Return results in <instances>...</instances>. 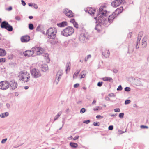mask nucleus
I'll use <instances>...</instances> for the list:
<instances>
[{
	"instance_id": "obj_52",
	"label": "nucleus",
	"mask_w": 149,
	"mask_h": 149,
	"mask_svg": "<svg viewBox=\"0 0 149 149\" xmlns=\"http://www.w3.org/2000/svg\"><path fill=\"white\" fill-rule=\"evenodd\" d=\"M96 118L97 119L99 118H103V116H101V115H97L96 116Z\"/></svg>"
},
{
	"instance_id": "obj_22",
	"label": "nucleus",
	"mask_w": 149,
	"mask_h": 149,
	"mask_svg": "<svg viewBox=\"0 0 149 149\" xmlns=\"http://www.w3.org/2000/svg\"><path fill=\"white\" fill-rule=\"evenodd\" d=\"M102 80L103 81H108L112 82H113V79L111 77H105L102 78Z\"/></svg>"
},
{
	"instance_id": "obj_1",
	"label": "nucleus",
	"mask_w": 149,
	"mask_h": 149,
	"mask_svg": "<svg viewBox=\"0 0 149 149\" xmlns=\"http://www.w3.org/2000/svg\"><path fill=\"white\" fill-rule=\"evenodd\" d=\"M99 13L94 19L100 22L102 21L103 18L107 16V11L106 9V6H101L99 8Z\"/></svg>"
},
{
	"instance_id": "obj_51",
	"label": "nucleus",
	"mask_w": 149,
	"mask_h": 149,
	"mask_svg": "<svg viewBox=\"0 0 149 149\" xmlns=\"http://www.w3.org/2000/svg\"><path fill=\"white\" fill-rule=\"evenodd\" d=\"M102 82H99L97 84V85L99 87H100L102 84Z\"/></svg>"
},
{
	"instance_id": "obj_44",
	"label": "nucleus",
	"mask_w": 149,
	"mask_h": 149,
	"mask_svg": "<svg viewBox=\"0 0 149 149\" xmlns=\"http://www.w3.org/2000/svg\"><path fill=\"white\" fill-rule=\"evenodd\" d=\"M79 84L78 83H77L75 84L74 85V87L75 88H77V87H79Z\"/></svg>"
},
{
	"instance_id": "obj_59",
	"label": "nucleus",
	"mask_w": 149,
	"mask_h": 149,
	"mask_svg": "<svg viewBox=\"0 0 149 149\" xmlns=\"http://www.w3.org/2000/svg\"><path fill=\"white\" fill-rule=\"evenodd\" d=\"M29 18L30 19H32L33 18V17L32 16H29Z\"/></svg>"
},
{
	"instance_id": "obj_11",
	"label": "nucleus",
	"mask_w": 149,
	"mask_h": 149,
	"mask_svg": "<svg viewBox=\"0 0 149 149\" xmlns=\"http://www.w3.org/2000/svg\"><path fill=\"white\" fill-rule=\"evenodd\" d=\"M122 2V0H115L112 2L111 5L113 7H116L120 5Z\"/></svg>"
},
{
	"instance_id": "obj_57",
	"label": "nucleus",
	"mask_w": 149,
	"mask_h": 149,
	"mask_svg": "<svg viewBox=\"0 0 149 149\" xmlns=\"http://www.w3.org/2000/svg\"><path fill=\"white\" fill-rule=\"evenodd\" d=\"M34 8H38V6L36 4H34Z\"/></svg>"
},
{
	"instance_id": "obj_50",
	"label": "nucleus",
	"mask_w": 149,
	"mask_h": 149,
	"mask_svg": "<svg viewBox=\"0 0 149 149\" xmlns=\"http://www.w3.org/2000/svg\"><path fill=\"white\" fill-rule=\"evenodd\" d=\"M7 140V138L3 139L1 141V143H5L6 142V141Z\"/></svg>"
},
{
	"instance_id": "obj_31",
	"label": "nucleus",
	"mask_w": 149,
	"mask_h": 149,
	"mask_svg": "<svg viewBox=\"0 0 149 149\" xmlns=\"http://www.w3.org/2000/svg\"><path fill=\"white\" fill-rule=\"evenodd\" d=\"M80 72V70H77L74 74L73 75V78H75L79 74Z\"/></svg>"
},
{
	"instance_id": "obj_20",
	"label": "nucleus",
	"mask_w": 149,
	"mask_h": 149,
	"mask_svg": "<svg viewBox=\"0 0 149 149\" xmlns=\"http://www.w3.org/2000/svg\"><path fill=\"white\" fill-rule=\"evenodd\" d=\"M88 13L91 15H94L95 13V10L93 8L90 7L88 8Z\"/></svg>"
},
{
	"instance_id": "obj_29",
	"label": "nucleus",
	"mask_w": 149,
	"mask_h": 149,
	"mask_svg": "<svg viewBox=\"0 0 149 149\" xmlns=\"http://www.w3.org/2000/svg\"><path fill=\"white\" fill-rule=\"evenodd\" d=\"M102 107L98 106L96 107L93 109V110L94 111H97L99 110H101L102 109Z\"/></svg>"
},
{
	"instance_id": "obj_41",
	"label": "nucleus",
	"mask_w": 149,
	"mask_h": 149,
	"mask_svg": "<svg viewBox=\"0 0 149 149\" xmlns=\"http://www.w3.org/2000/svg\"><path fill=\"white\" fill-rule=\"evenodd\" d=\"M12 10V7L11 6H10L8 8L6 9V10L8 11H10Z\"/></svg>"
},
{
	"instance_id": "obj_54",
	"label": "nucleus",
	"mask_w": 149,
	"mask_h": 149,
	"mask_svg": "<svg viewBox=\"0 0 149 149\" xmlns=\"http://www.w3.org/2000/svg\"><path fill=\"white\" fill-rule=\"evenodd\" d=\"M22 3V4L23 6H24L26 5V3L25 2L23 1L22 0L21 1Z\"/></svg>"
},
{
	"instance_id": "obj_18",
	"label": "nucleus",
	"mask_w": 149,
	"mask_h": 149,
	"mask_svg": "<svg viewBox=\"0 0 149 149\" xmlns=\"http://www.w3.org/2000/svg\"><path fill=\"white\" fill-rule=\"evenodd\" d=\"M147 40V36H145L143 39L142 41V45L143 48H145L147 45L146 41Z\"/></svg>"
},
{
	"instance_id": "obj_61",
	"label": "nucleus",
	"mask_w": 149,
	"mask_h": 149,
	"mask_svg": "<svg viewBox=\"0 0 149 149\" xmlns=\"http://www.w3.org/2000/svg\"><path fill=\"white\" fill-rule=\"evenodd\" d=\"M85 75L84 74L82 75L81 77V78H84L85 77Z\"/></svg>"
},
{
	"instance_id": "obj_53",
	"label": "nucleus",
	"mask_w": 149,
	"mask_h": 149,
	"mask_svg": "<svg viewBox=\"0 0 149 149\" xmlns=\"http://www.w3.org/2000/svg\"><path fill=\"white\" fill-rule=\"evenodd\" d=\"M79 136H76L74 138H73V140H75L79 138Z\"/></svg>"
},
{
	"instance_id": "obj_64",
	"label": "nucleus",
	"mask_w": 149,
	"mask_h": 149,
	"mask_svg": "<svg viewBox=\"0 0 149 149\" xmlns=\"http://www.w3.org/2000/svg\"><path fill=\"white\" fill-rule=\"evenodd\" d=\"M29 87L27 86H25L24 88L25 89H27Z\"/></svg>"
},
{
	"instance_id": "obj_37",
	"label": "nucleus",
	"mask_w": 149,
	"mask_h": 149,
	"mask_svg": "<svg viewBox=\"0 0 149 149\" xmlns=\"http://www.w3.org/2000/svg\"><path fill=\"white\" fill-rule=\"evenodd\" d=\"M122 88L121 86L120 85L118 86V88H117V90L118 91H121L122 90Z\"/></svg>"
},
{
	"instance_id": "obj_62",
	"label": "nucleus",
	"mask_w": 149,
	"mask_h": 149,
	"mask_svg": "<svg viewBox=\"0 0 149 149\" xmlns=\"http://www.w3.org/2000/svg\"><path fill=\"white\" fill-rule=\"evenodd\" d=\"M82 88L83 89H84V90H86L87 88L85 86H83L82 87Z\"/></svg>"
},
{
	"instance_id": "obj_58",
	"label": "nucleus",
	"mask_w": 149,
	"mask_h": 149,
	"mask_svg": "<svg viewBox=\"0 0 149 149\" xmlns=\"http://www.w3.org/2000/svg\"><path fill=\"white\" fill-rule=\"evenodd\" d=\"M97 125V123H94V125L95 126H98V125Z\"/></svg>"
},
{
	"instance_id": "obj_28",
	"label": "nucleus",
	"mask_w": 149,
	"mask_h": 149,
	"mask_svg": "<svg viewBox=\"0 0 149 149\" xmlns=\"http://www.w3.org/2000/svg\"><path fill=\"white\" fill-rule=\"evenodd\" d=\"M70 62H68L66 64V71H67L68 70H69L70 68Z\"/></svg>"
},
{
	"instance_id": "obj_38",
	"label": "nucleus",
	"mask_w": 149,
	"mask_h": 149,
	"mask_svg": "<svg viewBox=\"0 0 149 149\" xmlns=\"http://www.w3.org/2000/svg\"><path fill=\"white\" fill-rule=\"evenodd\" d=\"M57 42V41L56 40H54V41L51 42V43L52 45H54Z\"/></svg>"
},
{
	"instance_id": "obj_60",
	"label": "nucleus",
	"mask_w": 149,
	"mask_h": 149,
	"mask_svg": "<svg viewBox=\"0 0 149 149\" xmlns=\"http://www.w3.org/2000/svg\"><path fill=\"white\" fill-rule=\"evenodd\" d=\"M96 103V101L95 100H93L92 103L93 104H94Z\"/></svg>"
},
{
	"instance_id": "obj_24",
	"label": "nucleus",
	"mask_w": 149,
	"mask_h": 149,
	"mask_svg": "<svg viewBox=\"0 0 149 149\" xmlns=\"http://www.w3.org/2000/svg\"><path fill=\"white\" fill-rule=\"evenodd\" d=\"M42 70L44 72H46L48 70V67L46 64L43 65L42 67Z\"/></svg>"
},
{
	"instance_id": "obj_30",
	"label": "nucleus",
	"mask_w": 149,
	"mask_h": 149,
	"mask_svg": "<svg viewBox=\"0 0 149 149\" xmlns=\"http://www.w3.org/2000/svg\"><path fill=\"white\" fill-rule=\"evenodd\" d=\"M60 27H63L67 25V22L65 21L63 22L60 24Z\"/></svg>"
},
{
	"instance_id": "obj_6",
	"label": "nucleus",
	"mask_w": 149,
	"mask_h": 149,
	"mask_svg": "<svg viewBox=\"0 0 149 149\" xmlns=\"http://www.w3.org/2000/svg\"><path fill=\"white\" fill-rule=\"evenodd\" d=\"M31 73L32 75L35 78L41 76L40 71L35 68H33L31 70Z\"/></svg>"
},
{
	"instance_id": "obj_35",
	"label": "nucleus",
	"mask_w": 149,
	"mask_h": 149,
	"mask_svg": "<svg viewBox=\"0 0 149 149\" xmlns=\"http://www.w3.org/2000/svg\"><path fill=\"white\" fill-rule=\"evenodd\" d=\"M6 59L5 58H0V63H4L5 62Z\"/></svg>"
},
{
	"instance_id": "obj_4",
	"label": "nucleus",
	"mask_w": 149,
	"mask_h": 149,
	"mask_svg": "<svg viewBox=\"0 0 149 149\" xmlns=\"http://www.w3.org/2000/svg\"><path fill=\"white\" fill-rule=\"evenodd\" d=\"M74 32L73 27L68 26L64 29L61 32V34L64 36L68 37L72 35Z\"/></svg>"
},
{
	"instance_id": "obj_8",
	"label": "nucleus",
	"mask_w": 149,
	"mask_h": 149,
	"mask_svg": "<svg viewBox=\"0 0 149 149\" xmlns=\"http://www.w3.org/2000/svg\"><path fill=\"white\" fill-rule=\"evenodd\" d=\"M63 12L66 16L71 18L74 17V15L72 11L68 9H65L63 10Z\"/></svg>"
},
{
	"instance_id": "obj_48",
	"label": "nucleus",
	"mask_w": 149,
	"mask_h": 149,
	"mask_svg": "<svg viewBox=\"0 0 149 149\" xmlns=\"http://www.w3.org/2000/svg\"><path fill=\"white\" fill-rule=\"evenodd\" d=\"M140 127L141 128H148V126L144 125H141Z\"/></svg>"
},
{
	"instance_id": "obj_45",
	"label": "nucleus",
	"mask_w": 149,
	"mask_h": 149,
	"mask_svg": "<svg viewBox=\"0 0 149 149\" xmlns=\"http://www.w3.org/2000/svg\"><path fill=\"white\" fill-rule=\"evenodd\" d=\"M101 28V26L99 25H97L96 27V29L99 31H100L99 29Z\"/></svg>"
},
{
	"instance_id": "obj_12",
	"label": "nucleus",
	"mask_w": 149,
	"mask_h": 149,
	"mask_svg": "<svg viewBox=\"0 0 149 149\" xmlns=\"http://www.w3.org/2000/svg\"><path fill=\"white\" fill-rule=\"evenodd\" d=\"M10 86L12 90H14L16 89L18 86L15 80H12L9 83Z\"/></svg>"
},
{
	"instance_id": "obj_25",
	"label": "nucleus",
	"mask_w": 149,
	"mask_h": 149,
	"mask_svg": "<svg viewBox=\"0 0 149 149\" xmlns=\"http://www.w3.org/2000/svg\"><path fill=\"white\" fill-rule=\"evenodd\" d=\"M5 29L9 31H11L13 30V28L12 26L9 24H8L7 26H6Z\"/></svg>"
},
{
	"instance_id": "obj_26",
	"label": "nucleus",
	"mask_w": 149,
	"mask_h": 149,
	"mask_svg": "<svg viewBox=\"0 0 149 149\" xmlns=\"http://www.w3.org/2000/svg\"><path fill=\"white\" fill-rule=\"evenodd\" d=\"M70 145L71 147L74 148H77L78 146V144L77 143L73 142H70Z\"/></svg>"
},
{
	"instance_id": "obj_21",
	"label": "nucleus",
	"mask_w": 149,
	"mask_h": 149,
	"mask_svg": "<svg viewBox=\"0 0 149 149\" xmlns=\"http://www.w3.org/2000/svg\"><path fill=\"white\" fill-rule=\"evenodd\" d=\"M8 24V23L6 21H3L1 24V27L2 28L6 29Z\"/></svg>"
},
{
	"instance_id": "obj_14",
	"label": "nucleus",
	"mask_w": 149,
	"mask_h": 149,
	"mask_svg": "<svg viewBox=\"0 0 149 149\" xmlns=\"http://www.w3.org/2000/svg\"><path fill=\"white\" fill-rule=\"evenodd\" d=\"M30 40V37L28 35H25L22 36L21 38V40L22 42H27Z\"/></svg>"
},
{
	"instance_id": "obj_23",
	"label": "nucleus",
	"mask_w": 149,
	"mask_h": 149,
	"mask_svg": "<svg viewBox=\"0 0 149 149\" xmlns=\"http://www.w3.org/2000/svg\"><path fill=\"white\" fill-rule=\"evenodd\" d=\"M6 54V52L4 50L0 48V56H3Z\"/></svg>"
},
{
	"instance_id": "obj_40",
	"label": "nucleus",
	"mask_w": 149,
	"mask_h": 149,
	"mask_svg": "<svg viewBox=\"0 0 149 149\" xmlns=\"http://www.w3.org/2000/svg\"><path fill=\"white\" fill-rule=\"evenodd\" d=\"M125 90L127 91H129L130 90V88L129 87H126L125 88Z\"/></svg>"
},
{
	"instance_id": "obj_15",
	"label": "nucleus",
	"mask_w": 149,
	"mask_h": 149,
	"mask_svg": "<svg viewBox=\"0 0 149 149\" xmlns=\"http://www.w3.org/2000/svg\"><path fill=\"white\" fill-rule=\"evenodd\" d=\"M102 54L105 57H108L109 55V52L108 50L105 48L102 49Z\"/></svg>"
},
{
	"instance_id": "obj_16",
	"label": "nucleus",
	"mask_w": 149,
	"mask_h": 149,
	"mask_svg": "<svg viewBox=\"0 0 149 149\" xmlns=\"http://www.w3.org/2000/svg\"><path fill=\"white\" fill-rule=\"evenodd\" d=\"M123 10V7H120L119 8H117L113 13H115V15L117 16L118 14L122 13Z\"/></svg>"
},
{
	"instance_id": "obj_63",
	"label": "nucleus",
	"mask_w": 149,
	"mask_h": 149,
	"mask_svg": "<svg viewBox=\"0 0 149 149\" xmlns=\"http://www.w3.org/2000/svg\"><path fill=\"white\" fill-rule=\"evenodd\" d=\"M68 139H72V136H70V137L68 138Z\"/></svg>"
},
{
	"instance_id": "obj_34",
	"label": "nucleus",
	"mask_w": 149,
	"mask_h": 149,
	"mask_svg": "<svg viewBox=\"0 0 149 149\" xmlns=\"http://www.w3.org/2000/svg\"><path fill=\"white\" fill-rule=\"evenodd\" d=\"M91 55H88L87 57H86L85 58V61H86L88 59L91 58Z\"/></svg>"
},
{
	"instance_id": "obj_42",
	"label": "nucleus",
	"mask_w": 149,
	"mask_h": 149,
	"mask_svg": "<svg viewBox=\"0 0 149 149\" xmlns=\"http://www.w3.org/2000/svg\"><path fill=\"white\" fill-rule=\"evenodd\" d=\"M130 102V100H126L125 101V104H129Z\"/></svg>"
},
{
	"instance_id": "obj_55",
	"label": "nucleus",
	"mask_w": 149,
	"mask_h": 149,
	"mask_svg": "<svg viewBox=\"0 0 149 149\" xmlns=\"http://www.w3.org/2000/svg\"><path fill=\"white\" fill-rule=\"evenodd\" d=\"M70 22L73 23H74V22H75L74 19H71L70 20Z\"/></svg>"
},
{
	"instance_id": "obj_32",
	"label": "nucleus",
	"mask_w": 149,
	"mask_h": 149,
	"mask_svg": "<svg viewBox=\"0 0 149 149\" xmlns=\"http://www.w3.org/2000/svg\"><path fill=\"white\" fill-rule=\"evenodd\" d=\"M45 56L46 58H45V60L47 62V63H49V55L48 54H45Z\"/></svg>"
},
{
	"instance_id": "obj_5",
	"label": "nucleus",
	"mask_w": 149,
	"mask_h": 149,
	"mask_svg": "<svg viewBox=\"0 0 149 149\" xmlns=\"http://www.w3.org/2000/svg\"><path fill=\"white\" fill-rule=\"evenodd\" d=\"M10 86V84L7 81L5 80L0 82V89L3 90L7 89Z\"/></svg>"
},
{
	"instance_id": "obj_9",
	"label": "nucleus",
	"mask_w": 149,
	"mask_h": 149,
	"mask_svg": "<svg viewBox=\"0 0 149 149\" xmlns=\"http://www.w3.org/2000/svg\"><path fill=\"white\" fill-rule=\"evenodd\" d=\"M34 53V50L33 49V48L30 50H26L24 52V54L25 57H29L33 55Z\"/></svg>"
},
{
	"instance_id": "obj_19",
	"label": "nucleus",
	"mask_w": 149,
	"mask_h": 149,
	"mask_svg": "<svg viewBox=\"0 0 149 149\" xmlns=\"http://www.w3.org/2000/svg\"><path fill=\"white\" fill-rule=\"evenodd\" d=\"M61 74V72H58L57 74L55 82L57 84L59 81V79L60 78Z\"/></svg>"
},
{
	"instance_id": "obj_43",
	"label": "nucleus",
	"mask_w": 149,
	"mask_h": 149,
	"mask_svg": "<svg viewBox=\"0 0 149 149\" xmlns=\"http://www.w3.org/2000/svg\"><path fill=\"white\" fill-rule=\"evenodd\" d=\"M115 112H120V109L119 108H117L114 109Z\"/></svg>"
},
{
	"instance_id": "obj_17",
	"label": "nucleus",
	"mask_w": 149,
	"mask_h": 149,
	"mask_svg": "<svg viewBox=\"0 0 149 149\" xmlns=\"http://www.w3.org/2000/svg\"><path fill=\"white\" fill-rule=\"evenodd\" d=\"M115 13H113L112 14L109 16L108 18V21L109 23H111L113 22L114 19L116 17Z\"/></svg>"
},
{
	"instance_id": "obj_33",
	"label": "nucleus",
	"mask_w": 149,
	"mask_h": 149,
	"mask_svg": "<svg viewBox=\"0 0 149 149\" xmlns=\"http://www.w3.org/2000/svg\"><path fill=\"white\" fill-rule=\"evenodd\" d=\"M29 28L30 30H32L33 29V25L32 24H29Z\"/></svg>"
},
{
	"instance_id": "obj_27",
	"label": "nucleus",
	"mask_w": 149,
	"mask_h": 149,
	"mask_svg": "<svg viewBox=\"0 0 149 149\" xmlns=\"http://www.w3.org/2000/svg\"><path fill=\"white\" fill-rule=\"evenodd\" d=\"M8 115V112H6L4 113H1L0 115V116L1 118H4Z\"/></svg>"
},
{
	"instance_id": "obj_2",
	"label": "nucleus",
	"mask_w": 149,
	"mask_h": 149,
	"mask_svg": "<svg viewBox=\"0 0 149 149\" xmlns=\"http://www.w3.org/2000/svg\"><path fill=\"white\" fill-rule=\"evenodd\" d=\"M18 77L19 79L24 82L29 81L30 78L29 73L26 71H21L19 73Z\"/></svg>"
},
{
	"instance_id": "obj_46",
	"label": "nucleus",
	"mask_w": 149,
	"mask_h": 149,
	"mask_svg": "<svg viewBox=\"0 0 149 149\" xmlns=\"http://www.w3.org/2000/svg\"><path fill=\"white\" fill-rule=\"evenodd\" d=\"M113 129V126H110L108 127V129L109 130H112Z\"/></svg>"
},
{
	"instance_id": "obj_56",
	"label": "nucleus",
	"mask_w": 149,
	"mask_h": 149,
	"mask_svg": "<svg viewBox=\"0 0 149 149\" xmlns=\"http://www.w3.org/2000/svg\"><path fill=\"white\" fill-rule=\"evenodd\" d=\"M90 122V120H87L86 121H84V123H85H85H86V124H88V123H89Z\"/></svg>"
},
{
	"instance_id": "obj_49",
	"label": "nucleus",
	"mask_w": 149,
	"mask_h": 149,
	"mask_svg": "<svg viewBox=\"0 0 149 149\" xmlns=\"http://www.w3.org/2000/svg\"><path fill=\"white\" fill-rule=\"evenodd\" d=\"M15 19L19 21L20 19V18L19 16H16L15 17Z\"/></svg>"
},
{
	"instance_id": "obj_13",
	"label": "nucleus",
	"mask_w": 149,
	"mask_h": 149,
	"mask_svg": "<svg viewBox=\"0 0 149 149\" xmlns=\"http://www.w3.org/2000/svg\"><path fill=\"white\" fill-rule=\"evenodd\" d=\"M143 35V32H140L138 35L136 43V48H138L139 47L140 41Z\"/></svg>"
},
{
	"instance_id": "obj_36",
	"label": "nucleus",
	"mask_w": 149,
	"mask_h": 149,
	"mask_svg": "<svg viewBox=\"0 0 149 149\" xmlns=\"http://www.w3.org/2000/svg\"><path fill=\"white\" fill-rule=\"evenodd\" d=\"M86 111L85 109L84 108H82L80 110V113H82L85 112Z\"/></svg>"
},
{
	"instance_id": "obj_3",
	"label": "nucleus",
	"mask_w": 149,
	"mask_h": 149,
	"mask_svg": "<svg viewBox=\"0 0 149 149\" xmlns=\"http://www.w3.org/2000/svg\"><path fill=\"white\" fill-rule=\"evenodd\" d=\"M57 30L54 28H50L47 31L46 35L48 38L54 39L56 36Z\"/></svg>"
},
{
	"instance_id": "obj_10",
	"label": "nucleus",
	"mask_w": 149,
	"mask_h": 149,
	"mask_svg": "<svg viewBox=\"0 0 149 149\" xmlns=\"http://www.w3.org/2000/svg\"><path fill=\"white\" fill-rule=\"evenodd\" d=\"M87 38V35L84 33H81L79 36L80 41L82 42H86Z\"/></svg>"
},
{
	"instance_id": "obj_47",
	"label": "nucleus",
	"mask_w": 149,
	"mask_h": 149,
	"mask_svg": "<svg viewBox=\"0 0 149 149\" xmlns=\"http://www.w3.org/2000/svg\"><path fill=\"white\" fill-rule=\"evenodd\" d=\"M73 24L74 25V26L75 27H76V28H78V24L77 23H76V22H74V23H73Z\"/></svg>"
},
{
	"instance_id": "obj_7",
	"label": "nucleus",
	"mask_w": 149,
	"mask_h": 149,
	"mask_svg": "<svg viewBox=\"0 0 149 149\" xmlns=\"http://www.w3.org/2000/svg\"><path fill=\"white\" fill-rule=\"evenodd\" d=\"M33 49L34 50V53L37 55H40L44 52V49L40 47H35L33 48Z\"/></svg>"
},
{
	"instance_id": "obj_39",
	"label": "nucleus",
	"mask_w": 149,
	"mask_h": 149,
	"mask_svg": "<svg viewBox=\"0 0 149 149\" xmlns=\"http://www.w3.org/2000/svg\"><path fill=\"white\" fill-rule=\"evenodd\" d=\"M124 115L123 113H120L119 114V116L120 118H122L123 117Z\"/></svg>"
}]
</instances>
